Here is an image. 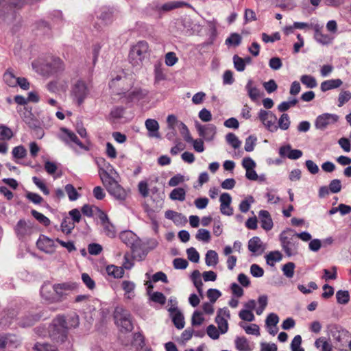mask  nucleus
<instances>
[{
  "label": "nucleus",
  "mask_w": 351,
  "mask_h": 351,
  "mask_svg": "<svg viewBox=\"0 0 351 351\" xmlns=\"http://www.w3.org/2000/svg\"><path fill=\"white\" fill-rule=\"evenodd\" d=\"M104 167H99V174L103 184L108 193L119 200H124L127 197L126 191L112 177L108 171L112 169V167L102 159Z\"/></svg>",
  "instance_id": "1"
},
{
  "label": "nucleus",
  "mask_w": 351,
  "mask_h": 351,
  "mask_svg": "<svg viewBox=\"0 0 351 351\" xmlns=\"http://www.w3.org/2000/svg\"><path fill=\"white\" fill-rule=\"evenodd\" d=\"M149 53L148 43L144 40L139 41L130 49L129 61L134 66H140Z\"/></svg>",
  "instance_id": "2"
},
{
  "label": "nucleus",
  "mask_w": 351,
  "mask_h": 351,
  "mask_svg": "<svg viewBox=\"0 0 351 351\" xmlns=\"http://www.w3.org/2000/svg\"><path fill=\"white\" fill-rule=\"evenodd\" d=\"M281 245L287 256L298 254V241L292 230L283 231L280 235Z\"/></svg>",
  "instance_id": "3"
},
{
  "label": "nucleus",
  "mask_w": 351,
  "mask_h": 351,
  "mask_svg": "<svg viewBox=\"0 0 351 351\" xmlns=\"http://www.w3.org/2000/svg\"><path fill=\"white\" fill-rule=\"evenodd\" d=\"M115 323L118 327L125 332H130L133 329V324L130 313L121 307L116 308L114 313Z\"/></svg>",
  "instance_id": "4"
},
{
  "label": "nucleus",
  "mask_w": 351,
  "mask_h": 351,
  "mask_svg": "<svg viewBox=\"0 0 351 351\" xmlns=\"http://www.w3.org/2000/svg\"><path fill=\"white\" fill-rule=\"evenodd\" d=\"M89 93L90 90L86 82L82 80H78L71 88V97L80 106L83 104Z\"/></svg>",
  "instance_id": "5"
},
{
  "label": "nucleus",
  "mask_w": 351,
  "mask_h": 351,
  "mask_svg": "<svg viewBox=\"0 0 351 351\" xmlns=\"http://www.w3.org/2000/svg\"><path fill=\"white\" fill-rule=\"evenodd\" d=\"M77 287V285L73 282L57 283L53 285V290L57 302H62L66 298L69 293Z\"/></svg>",
  "instance_id": "6"
},
{
  "label": "nucleus",
  "mask_w": 351,
  "mask_h": 351,
  "mask_svg": "<svg viewBox=\"0 0 351 351\" xmlns=\"http://www.w3.org/2000/svg\"><path fill=\"white\" fill-rule=\"evenodd\" d=\"M258 117L265 128L271 132H275L278 130L276 125L277 117L271 112L261 109L258 112Z\"/></svg>",
  "instance_id": "7"
},
{
  "label": "nucleus",
  "mask_w": 351,
  "mask_h": 351,
  "mask_svg": "<svg viewBox=\"0 0 351 351\" xmlns=\"http://www.w3.org/2000/svg\"><path fill=\"white\" fill-rule=\"evenodd\" d=\"M49 336L56 343H63L67 338V330L63 326H59L57 323V318L53 320V324L49 329Z\"/></svg>",
  "instance_id": "8"
},
{
  "label": "nucleus",
  "mask_w": 351,
  "mask_h": 351,
  "mask_svg": "<svg viewBox=\"0 0 351 351\" xmlns=\"http://www.w3.org/2000/svg\"><path fill=\"white\" fill-rule=\"evenodd\" d=\"M326 329L328 335L331 336L337 343H342L345 338H348L350 336L347 330L337 324H328Z\"/></svg>",
  "instance_id": "9"
},
{
  "label": "nucleus",
  "mask_w": 351,
  "mask_h": 351,
  "mask_svg": "<svg viewBox=\"0 0 351 351\" xmlns=\"http://www.w3.org/2000/svg\"><path fill=\"white\" fill-rule=\"evenodd\" d=\"M14 231L19 239H24L32 234V223L30 221L20 219L14 227Z\"/></svg>",
  "instance_id": "10"
},
{
  "label": "nucleus",
  "mask_w": 351,
  "mask_h": 351,
  "mask_svg": "<svg viewBox=\"0 0 351 351\" xmlns=\"http://www.w3.org/2000/svg\"><path fill=\"white\" fill-rule=\"evenodd\" d=\"M339 120V116L335 114L324 113L319 115L315 123L316 128L324 130L329 125L335 123Z\"/></svg>",
  "instance_id": "11"
},
{
  "label": "nucleus",
  "mask_w": 351,
  "mask_h": 351,
  "mask_svg": "<svg viewBox=\"0 0 351 351\" xmlns=\"http://www.w3.org/2000/svg\"><path fill=\"white\" fill-rule=\"evenodd\" d=\"M21 339L14 334L0 335V348H16L21 344Z\"/></svg>",
  "instance_id": "12"
},
{
  "label": "nucleus",
  "mask_w": 351,
  "mask_h": 351,
  "mask_svg": "<svg viewBox=\"0 0 351 351\" xmlns=\"http://www.w3.org/2000/svg\"><path fill=\"white\" fill-rule=\"evenodd\" d=\"M197 130L200 136L206 141H213L217 133V128L213 124L197 125Z\"/></svg>",
  "instance_id": "13"
},
{
  "label": "nucleus",
  "mask_w": 351,
  "mask_h": 351,
  "mask_svg": "<svg viewBox=\"0 0 351 351\" xmlns=\"http://www.w3.org/2000/svg\"><path fill=\"white\" fill-rule=\"evenodd\" d=\"M101 225L103 228V232L110 238L116 237L117 230L115 226L110 221L108 217L105 213L99 215Z\"/></svg>",
  "instance_id": "14"
},
{
  "label": "nucleus",
  "mask_w": 351,
  "mask_h": 351,
  "mask_svg": "<svg viewBox=\"0 0 351 351\" xmlns=\"http://www.w3.org/2000/svg\"><path fill=\"white\" fill-rule=\"evenodd\" d=\"M38 248L47 254H52L55 252L54 241L46 236L41 235L36 242Z\"/></svg>",
  "instance_id": "15"
},
{
  "label": "nucleus",
  "mask_w": 351,
  "mask_h": 351,
  "mask_svg": "<svg viewBox=\"0 0 351 351\" xmlns=\"http://www.w3.org/2000/svg\"><path fill=\"white\" fill-rule=\"evenodd\" d=\"M56 318L58 324L63 325L67 330L71 328H76L79 325V317L75 313L66 317L59 315Z\"/></svg>",
  "instance_id": "16"
},
{
  "label": "nucleus",
  "mask_w": 351,
  "mask_h": 351,
  "mask_svg": "<svg viewBox=\"0 0 351 351\" xmlns=\"http://www.w3.org/2000/svg\"><path fill=\"white\" fill-rule=\"evenodd\" d=\"M220 211L221 214L227 216L233 215V208L230 206L232 197L229 193H223L219 197Z\"/></svg>",
  "instance_id": "17"
},
{
  "label": "nucleus",
  "mask_w": 351,
  "mask_h": 351,
  "mask_svg": "<svg viewBox=\"0 0 351 351\" xmlns=\"http://www.w3.org/2000/svg\"><path fill=\"white\" fill-rule=\"evenodd\" d=\"M61 132L62 134L60 136V138L66 144L74 143L80 147H84L82 143L79 140L75 133L64 128H61Z\"/></svg>",
  "instance_id": "18"
},
{
  "label": "nucleus",
  "mask_w": 351,
  "mask_h": 351,
  "mask_svg": "<svg viewBox=\"0 0 351 351\" xmlns=\"http://www.w3.org/2000/svg\"><path fill=\"white\" fill-rule=\"evenodd\" d=\"M189 7L191 8V5L184 1H169L163 4H157L156 5V9L160 12H169L173 9L181 8V7Z\"/></svg>",
  "instance_id": "19"
},
{
  "label": "nucleus",
  "mask_w": 351,
  "mask_h": 351,
  "mask_svg": "<svg viewBox=\"0 0 351 351\" xmlns=\"http://www.w3.org/2000/svg\"><path fill=\"white\" fill-rule=\"evenodd\" d=\"M123 93L125 94V97H126L128 101L132 102L134 101H140L145 98L148 94V91L141 88H134L129 91L127 94L125 93Z\"/></svg>",
  "instance_id": "20"
},
{
  "label": "nucleus",
  "mask_w": 351,
  "mask_h": 351,
  "mask_svg": "<svg viewBox=\"0 0 351 351\" xmlns=\"http://www.w3.org/2000/svg\"><path fill=\"white\" fill-rule=\"evenodd\" d=\"M48 75L53 74L64 69V64L60 58H53L46 64Z\"/></svg>",
  "instance_id": "21"
},
{
  "label": "nucleus",
  "mask_w": 351,
  "mask_h": 351,
  "mask_svg": "<svg viewBox=\"0 0 351 351\" xmlns=\"http://www.w3.org/2000/svg\"><path fill=\"white\" fill-rule=\"evenodd\" d=\"M145 125L149 132L148 135L149 137L160 138V135L158 132L159 124L156 120L148 119L145 121Z\"/></svg>",
  "instance_id": "22"
},
{
  "label": "nucleus",
  "mask_w": 351,
  "mask_h": 351,
  "mask_svg": "<svg viewBox=\"0 0 351 351\" xmlns=\"http://www.w3.org/2000/svg\"><path fill=\"white\" fill-rule=\"evenodd\" d=\"M261 227L265 230H270L273 228V221L267 210H261L258 214Z\"/></svg>",
  "instance_id": "23"
},
{
  "label": "nucleus",
  "mask_w": 351,
  "mask_h": 351,
  "mask_svg": "<svg viewBox=\"0 0 351 351\" xmlns=\"http://www.w3.org/2000/svg\"><path fill=\"white\" fill-rule=\"evenodd\" d=\"M315 31L314 38L319 43L322 45H327L331 43L332 38L327 34H324L322 31V27L316 24L313 28Z\"/></svg>",
  "instance_id": "24"
},
{
  "label": "nucleus",
  "mask_w": 351,
  "mask_h": 351,
  "mask_svg": "<svg viewBox=\"0 0 351 351\" xmlns=\"http://www.w3.org/2000/svg\"><path fill=\"white\" fill-rule=\"evenodd\" d=\"M343 82L340 79H332L324 81L321 83L320 89L322 92H326L329 90L340 87Z\"/></svg>",
  "instance_id": "25"
},
{
  "label": "nucleus",
  "mask_w": 351,
  "mask_h": 351,
  "mask_svg": "<svg viewBox=\"0 0 351 351\" xmlns=\"http://www.w3.org/2000/svg\"><path fill=\"white\" fill-rule=\"evenodd\" d=\"M248 249L253 253L261 254L263 252L262 242L259 237H254L248 242Z\"/></svg>",
  "instance_id": "26"
},
{
  "label": "nucleus",
  "mask_w": 351,
  "mask_h": 351,
  "mask_svg": "<svg viewBox=\"0 0 351 351\" xmlns=\"http://www.w3.org/2000/svg\"><path fill=\"white\" fill-rule=\"evenodd\" d=\"M245 90L247 92L249 97L252 101H256L260 96L259 90L253 85V81L249 80L245 85Z\"/></svg>",
  "instance_id": "27"
},
{
  "label": "nucleus",
  "mask_w": 351,
  "mask_h": 351,
  "mask_svg": "<svg viewBox=\"0 0 351 351\" xmlns=\"http://www.w3.org/2000/svg\"><path fill=\"white\" fill-rule=\"evenodd\" d=\"M219 262V256L215 250L207 251L205 256V263L207 266L215 267Z\"/></svg>",
  "instance_id": "28"
},
{
  "label": "nucleus",
  "mask_w": 351,
  "mask_h": 351,
  "mask_svg": "<svg viewBox=\"0 0 351 351\" xmlns=\"http://www.w3.org/2000/svg\"><path fill=\"white\" fill-rule=\"evenodd\" d=\"M316 348H321V351H332V343L326 337H319L315 341Z\"/></svg>",
  "instance_id": "29"
},
{
  "label": "nucleus",
  "mask_w": 351,
  "mask_h": 351,
  "mask_svg": "<svg viewBox=\"0 0 351 351\" xmlns=\"http://www.w3.org/2000/svg\"><path fill=\"white\" fill-rule=\"evenodd\" d=\"M235 346L239 351H252V350L250 346L249 341L244 337L236 338Z\"/></svg>",
  "instance_id": "30"
},
{
  "label": "nucleus",
  "mask_w": 351,
  "mask_h": 351,
  "mask_svg": "<svg viewBox=\"0 0 351 351\" xmlns=\"http://www.w3.org/2000/svg\"><path fill=\"white\" fill-rule=\"evenodd\" d=\"M107 274L114 278H121L124 274V269L121 267L109 265L106 267Z\"/></svg>",
  "instance_id": "31"
},
{
  "label": "nucleus",
  "mask_w": 351,
  "mask_h": 351,
  "mask_svg": "<svg viewBox=\"0 0 351 351\" xmlns=\"http://www.w3.org/2000/svg\"><path fill=\"white\" fill-rule=\"evenodd\" d=\"M175 326L178 329H182L184 327V318L180 311L170 314Z\"/></svg>",
  "instance_id": "32"
},
{
  "label": "nucleus",
  "mask_w": 351,
  "mask_h": 351,
  "mask_svg": "<svg viewBox=\"0 0 351 351\" xmlns=\"http://www.w3.org/2000/svg\"><path fill=\"white\" fill-rule=\"evenodd\" d=\"M135 237V234L131 231H123L119 235L121 241L128 246L133 245Z\"/></svg>",
  "instance_id": "33"
},
{
  "label": "nucleus",
  "mask_w": 351,
  "mask_h": 351,
  "mask_svg": "<svg viewBox=\"0 0 351 351\" xmlns=\"http://www.w3.org/2000/svg\"><path fill=\"white\" fill-rule=\"evenodd\" d=\"M122 288L125 291V295L128 298L131 299L134 297L135 284L133 282L124 280L122 282Z\"/></svg>",
  "instance_id": "34"
},
{
  "label": "nucleus",
  "mask_w": 351,
  "mask_h": 351,
  "mask_svg": "<svg viewBox=\"0 0 351 351\" xmlns=\"http://www.w3.org/2000/svg\"><path fill=\"white\" fill-rule=\"evenodd\" d=\"M186 197V191L182 188H176L170 193L169 197L173 200L184 201Z\"/></svg>",
  "instance_id": "35"
},
{
  "label": "nucleus",
  "mask_w": 351,
  "mask_h": 351,
  "mask_svg": "<svg viewBox=\"0 0 351 351\" xmlns=\"http://www.w3.org/2000/svg\"><path fill=\"white\" fill-rule=\"evenodd\" d=\"M301 82L307 88H313L317 86L315 78L309 75H303L300 77Z\"/></svg>",
  "instance_id": "36"
},
{
  "label": "nucleus",
  "mask_w": 351,
  "mask_h": 351,
  "mask_svg": "<svg viewBox=\"0 0 351 351\" xmlns=\"http://www.w3.org/2000/svg\"><path fill=\"white\" fill-rule=\"evenodd\" d=\"M281 259L282 254L278 251L271 252L266 256L267 263L271 266H273L276 262L281 261Z\"/></svg>",
  "instance_id": "37"
},
{
  "label": "nucleus",
  "mask_w": 351,
  "mask_h": 351,
  "mask_svg": "<svg viewBox=\"0 0 351 351\" xmlns=\"http://www.w3.org/2000/svg\"><path fill=\"white\" fill-rule=\"evenodd\" d=\"M210 232L208 230L203 228L199 229L195 235L197 240L204 243H208L210 240Z\"/></svg>",
  "instance_id": "38"
},
{
  "label": "nucleus",
  "mask_w": 351,
  "mask_h": 351,
  "mask_svg": "<svg viewBox=\"0 0 351 351\" xmlns=\"http://www.w3.org/2000/svg\"><path fill=\"white\" fill-rule=\"evenodd\" d=\"M14 159H23L27 155V150L23 145H19L13 148L12 152Z\"/></svg>",
  "instance_id": "39"
},
{
  "label": "nucleus",
  "mask_w": 351,
  "mask_h": 351,
  "mask_svg": "<svg viewBox=\"0 0 351 351\" xmlns=\"http://www.w3.org/2000/svg\"><path fill=\"white\" fill-rule=\"evenodd\" d=\"M351 99V93L349 90H342L338 96V106L341 107Z\"/></svg>",
  "instance_id": "40"
},
{
  "label": "nucleus",
  "mask_w": 351,
  "mask_h": 351,
  "mask_svg": "<svg viewBox=\"0 0 351 351\" xmlns=\"http://www.w3.org/2000/svg\"><path fill=\"white\" fill-rule=\"evenodd\" d=\"M226 141L233 148L237 149L241 146V142L239 140L238 137L233 133H228L226 136Z\"/></svg>",
  "instance_id": "41"
},
{
  "label": "nucleus",
  "mask_w": 351,
  "mask_h": 351,
  "mask_svg": "<svg viewBox=\"0 0 351 351\" xmlns=\"http://www.w3.org/2000/svg\"><path fill=\"white\" fill-rule=\"evenodd\" d=\"M257 138L254 135L249 136L245 142L244 149L246 152H252L254 149V147L256 144Z\"/></svg>",
  "instance_id": "42"
},
{
  "label": "nucleus",
  "mask_w": 351,
  "mask_h": 351,
  "mask_svg": "<svg viewBox=\"0 0 351 351\" xmlns=\"http://www.w3.org/2000/svg\"><path fill=\"white\" fill-rule=\"evenodd\" d=\"M240 326L242 327L245 332L249 335H254L256 336L260 335V328L257 324H252L249 326H244L240 324Z\"/></svg>",
  "instance_id": "43"
},
{
  "label": "nucleus",
  "mask_w": 351,
  "mask_h": 351,
  "mask_svg": "<svg viewBox=\"0 0 351 351\" xmlns=\"http://www.w3.org/2000/svg\"><path fill=\"white\" fill-rule=\"evenodd\" d=\"M337 302L339 304H346L349 302L350 294L348 291H338L336 293Z\"/></svg>",
  "instance_id": "44"
},
{
  "label": "nucleus",
  "mask_w": 351,
  "mask_h": 351,
  "mask_svg": "<svg viewBox=\"0 0 351 351\" xmlns=\"http://www.w3.org/2000/svg\"><path fill=\"white\" fill-rule=\"evenodd\" d=\"M31 213L36 220H38L40 223H43L44 226H48L50 224V220L43 214L35 210H32L31 211Z\"/></svg>",
  "instance_id": "45"
},
{
  "label": "nucleus",
  "mask_w": 351,
  "mask_h": 351,
  "mask_svg": "<svg viewBox=\"0 0 351 351\" xmlns=\"http://www.w3.org/2000/svg\"><path fill=\"white\" fill-rule=\"evenodd\" d=\"M215 322L218 325V329L221 334L227 332L228 330V319L226 318H219V317H215Z\"/></svg>",
  "instance_id": "46"
},
{
  "label": "nucleus",
  "mask_w": 351,
  "mask_h": 351,
  "mask_svg": "<svg viewBox=\"0 0 351 351\" xmlns=\"http://www.w3.org/2000/svg\"><path fill=\"white\" fill-rule=\"evenodd\" d=\"M233 63L237 71L242 72L245 70V60H243V58L239 57L238 55H234L233 56Z\"/></svg>",
  "instance_id": "47"
},
{
  "label": "nucleus",
  "mask_w": 351,
  "mask_h": 351,
  "mask_svg": "<svg viewBox=\"0 0 351 351\" xmlns=\"http://www.w3.org/2000/svg\"><path fill=\"white\" fill-rule=\"evenodd\" d=\"M290 125V120L289 117L287 114H282L278 120V125L282 130H287Z\"/></svg>",
  "instance_id": "48"
},
{
  "label": "nucleus",
  "mask_w": 351,
  "mask_h": 351,
  "mask_svg": "<svg viewBox=\"0 0 351 351\" xmlns=\"http://www.w3.org/2000/svg\"><path fill=\"white\" fill-rule=\"evenodd\" d=\"M295 267V264L292 262L284 265L282 269L284 275L289 278H292L294 274Z\"/></svg>",
  "instance_id": "49"
},
{
  "label": "nucleus",
  "mask_w": 351,
  "mask_h": 351,
  "mask_svg": "<svg viewBox=\"0 0 351 351\" xmlns=\"http://www.w3.org/2000/svg\"><path fill=\"white\" fill-rule=\"evenodd\" d=\"M154 77L156 82H160L165 79V74L164 73L163 69L160 63L154 65Z\"/></svg>",
  "instance_id": "50"
},
{
  "label": "nucleus",
  "mask_w": 351,
  "mask_h": 351,
  "mask_svg": "<svg viewBox=\"0 0 351 351\" xmlns=\"http://www.w3.org/2000/svg\"><path fill=\"white\" fill-rule=\"evenodd\" d=\"M65 191L71 201H75L79 197L78 193L72 184H66L65 186Z\"/></svg>",
  "instance_id": "51"
},
{
  "label": "nucleus",
  "mask_w": 351,
  "mask_h": 351,
  "mask_svg": "<svg viewBox=\"0 0 351 351\" xmlns=\"http://www.w3.org/2000/svg\"><path fill=\"white\" fill-rule=\"evenodd\" d=\"M13 136L12 131L7 126H0V140H10Z\"/></svg>",
  "instance_id": "52"
},
{
  "label": "nucleus",
  "mask_w": 351,
  "mask_h": 351,
  "mask_svg": "<svg viewBox=\"0 0 351 351\" xmlns=\"http://www.w3.org/2000/svg\"><path fill=\"white\" fill-rule=\"evenodd\" d=\"M34 349L36 351H58L55 346L49 343H37L34 345Z\"/></svg>",
  "instance_id": "53"
},
{
  "label": "nucleus",
  "mask_w": 351,
  "mask_h": 351,
  "mask_svg": "<svg viewBox=\"0 0 351 351\" xmlns=\"http://www.w3.org/2000/svg\"><path fill=\"white\" fill-rule=\"evenodd\" d=\"M204 321V318L201 312L195 311L191 318V324L193 326H200Z\"/></svg>",
  "instance_id": "54"
},
{
  "label": "nucleus",
  "mask_w": 351,
  "mask_h": 351,
  "mask_svg": "<svg viewBox=\"0 0 351 351\" xmlns=\"http://www.w3.org/2000/svg\"><path fill=\"white\" fill-rule=\"evenodd\" d=\"M241 42V36L237 33L232 34L226 40V43L227 45H232L238 46Z\"/></svg>",
  "instance_id": "55"
},
{
  "label": "nucleus",
  "mask_w": 351,
  "mask_h": 351,
  "mask_svg": "<svg viewBox=\"0 0 351 351\" xmlns=\"http://www.w3.org/2000/svg\"><path fill=\"white\" fill-rule=\"evenodd\" d=\"M239 317L244 321L252 322L254 320L255 317L253 313L249 310L243 309L239 313Z\"/></svg>",
  "instance_id": "56"
},
{
  "label": "nucleus",
  "mask_w": 351,
  "mask_h": 351,
  "mask_svg": "<svg viewBox=\"0 0 351 351\" xmlns=\"http://www.w3.org/2000/svg\"><path fill=\"white\" fill-rule=\"evenodd\" d=\"M221 295V293L216 289H209L207 291V296L211 303H215Z\"/></svg>",
  "instance_id": "57"
},
{
  "label": "nucleus",
  "mask_w": 351,
  "mask_h": 351,
  "mask_svg": "<svg viewBox=\"0 0 351 351\" xmlns=\"http://www.w3.org/2000/svg\"><path fill=\"white\" fill-rule=\"evenodd\" d=\"M124 111L125 109L123 107H114L110 111V117L114 119H120L123 117Z\"/></svg>",
  "instance_id": "58"
},
{
  "label": "nucleus",
  "mask_w": 351,
  "mask_h": 351,
  "mask_svg": "<svg viewBox=\"0 0 351 351\" xmlns=\"http://www.w3.org/2000/svg\"><path fill=\"white\" fill-rule=\"evenodd\" d=\"M4 81L10 86H14L17 84V77L12 72L7 71L3 75Z\"/></svg>",
  "instance_id": "59"
},
{
  "label": "nucleus",
  "mask_w": 351,
  "mask_h": 351,
  "mask_svg": "<svg viewBox=\"0 0 351 351\" xmlns=\"http://www.w3.org/2000/svg\"><path fill=\"white\" fill-rule=\"evenodd\" d=\"M263 86L269 94L275 92L278 88V85L274 80H269L268 82H264Z\"/></svg>",
  "instance_id": "60"
},
{
  "label": "nucleus",
  "mask_w": 351,
  "mask_h": 351,
  "mask_svg": "<svg viewBox=\"0 0 351 351\" xmlns=\"http://www.w3.org/2000/svg\"><path fill=\"white\" fill-rule=\"evenodd\" d=\"M279 322V317L277 314L271 313L266 318L265 324L267 326H276Z\"/></svg>",
  "instance_id": "61"
},
{
  "label": "nucleus",
  "mask_w": 351,
  "mask_h": 351,
  "mask_svg": "<svg viewBox=\"0 0 351 351\" xmlns=\"http://www.w3.org/2000/svg\"><path fill=\"white\" fill-rule=\"evenodd\" d=\"M254 202V198L249 196L246 199L243 200L239 204V210L242 213L247 212L250 208V204Z\"/></svg>",
  "instance_id": "62"
},
{
  "label": "nucleus",
  "mask_w": 351,
  "mask_h": 351,
  "mask_svg": "<svg viewBox=\"0 0 351 351\" xmlns=\"http://www.w3.org/2000/svg\"><path fill=\"white\" fill-rule=\"evenodd\" d=\"M329 190L331 193H337L341 190V183L340 180L334 179L329 184Z\"/></svg>",
  "instance_id": "63"
},
{
  "label": "nucleus",
  "mask_w": 351,
  "mask_h": 351,
  "mask_svg": "<svg viewBox=\"0 0 351 351\" xmlns=\"http://www.w3.org/2000/svg\"><path fill=\"white\" fill-rule=\"evenodd\" d=\"M188 258L193 263H197L199 260V254L194 247H190L186 250Z\"/></svg>",
  "instance_id": "64"
}]
</instances>
